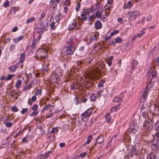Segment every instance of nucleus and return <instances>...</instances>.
<instances>
[{
  "label": "nucleus",
  "mask_w": 159,
  "mask_h": 159,
  "mask_svg": "<svg viewBox=\"0 0 159 159\" xmlns=\"http://www.w3.org/2000/svg\"><path fill=\"white\" fill-rule=\"evenodd\" d=\"M76 46L72 44H68L64 48L63 50L66 54L72 55L75 52Z\"/></svg>",
  "instance_id": "1"
},
{
  "label": "nucleus",
  "mask_w": 159,
  "mask_h": 159,
  "mask_svg": "<svg viewBox=\"0 0 159 159\" xmlns=\"http://www.w3.org/2000/svg\"><path fill=\"white\" fill-rule=\"evenodd\" d=\"M139 13L137 11H129L127 14V16L129 21H132L134 19L136 18L139 15Z\"/></svg>",
  "instance_id": "2"
},
{
  "label": "nucleus",
  "mask_w": 159,
  "mask_h": 159,
  "mask_svg": "<svg viewBox=\"0 0 159 159\" xmlns=\"http://www.w3.org/2000/svg\"><path fill=\"white\" fill-rule=\"evenodd\" d=\"M157 75V73L156 70H150L147 73V77L150 79L151 82H154Z\"/></svg>",
  "instance_id": "3"
},
{
  "label": "nucleus",
  "mask_w": 159,
  "mask_h": 159,
  "mask_svg": "<svg viewBox=\"0 0 159 159\" xmlns=\"http://www.w3.org/2000/svg\"><path fill=\"white\" fill-rule=\"evenodd\" d=\"M92 109L89 108L81 115L82 120L84 121L88 120L92 114Z\"/></svg>",
  "instance_id": "4"
},
{
  "label": "nucleus",
  "mask_w": 159,
  "mask_h": 159,
  "mask_svg": "<svg viewBox=\"0 0 159 159\" xmlns=\"http://www.w3.org/2000/svg\"><path fill=\"white\" fill-rule=\"evenodd\" d=\"M153 123L150 120H145L143 124V128L145 130H151L153 127Z\"/></svg>",
  "instance_id": "5"
},
{
  "label": "nucleus",
  "mask_w": 159,
  "mask_h": 159,
  "mask_svg": "<svg viewBox=\"0 0 159 159\" xmlns=\"http://www.w3.org/2000/svg\"><path fill=\"white\" fill-rule=\"evenodd\" d=\"M152 84L150 86V84L147 85L144 89L143 92V93L142 98L143 99V101L144 102L147 100V97L149 91L152 89Z\"/></svg>",
  "instance_id": "6"
},
{
  "label": "nucleus",
  "mask_w": 159,
  "mask_h": 159,
  "mask_svg": "<svg viewBox=\"0 0 159 159\" xmlns=\"http://www.w3.org/2000/svg\"><path fill=\"white\" fill-rule=\"evenodd\" d=\"M139 153V151L136 149L135 146H132L130 148V151L128 152L129 155L132 157L134 155H138Z\"/></svg>",
  "instance_id": "7"
},
{
  "label": "nucleus",
  "mask_w": 159,
  "mask_h": 159,
  "mask_svg": "<svg viewBox=\"0 0 159 159\" xmlns=\"http://www.w3.org/2000/svg\"><path fill=\"white\" fill-rule=\"evenodd\" d=\"M159 142L157 141H153L151 147L154 150H157L158 149Z\"/></svg>",
  "instance_id": "8"
},
{
  "label": "nucleus",
  "mask_w": 159,
  "mask_h": 159,
  "mask_svg": "<svg viewBox=\"0 0 159 159\" xmlns=\"http://www.w3.org/2000/svg\"><path fill=\"white\" fill-rule=\"evenodd\" d=\"M3 119H4L3 124L7 128H10L13 126V124L12 123L8 121L7 117L5 116L3 117Z\"/></svg>",
  "instance_id": "9"
},
{
  "label": "nucleus",
  "mask_w": 159,
  "mask_h": 159,
  "mask_svg": "<svg viewBox=\"0 0 159 159\" xmlns=\"http://www.w3.org/2000/svg\"><path fill=\"white\" fill-rule=\"evenodd\" d=\"M48 23H45V24L42 21H41L39 23L38 28L43 29H44V30H48Z\"/></svg>",
  "instance_id": "10"
},
{
  "label": "nucleus",
  "mask_w": 159,
  "mask_h": 159,
  "mask_svg": "<svg viewBox=\"0 0 159 159\" xmlns=\"http://www.w3.org/2000/svg\"><path fill=\"white\" fill-rule=\"evenodd\" d=\"M33 85V80L31 81L28 85H26L22 89L23 91H25L26 90H30L32 88Z\"/></svg>",
  "instance_id": "11"
},
{
  "label": "nucleus",
  "mask_w": 159,
  "mask_h": 159,
  "mask_svg": "<svg viewBox=\"0 0 159 159\" xmlns=\"http://www.w3.org/2000/svg\"><path fill=\"white\" fill-rule=\"evenodd\" d=\"M94 26L96 30H99L102 27V24L99 20H96L94 23Z\"/></svg>",
  "instance_id": "12"
},
{
  "label": "nucleus",
  "mask_w": 159,
  "mask_h": 159,
  "mask_svg": "<svg viewBox=\"0 0 159 159\" xmlns=\"http://www.w3.org/2000/svg\"><path fill=\"white\" fill-rule=\"evenodd\" d=\"M33 42L31 45V49H35V48L37 46L38 43V41L37 40V39L34 38L33 39Z\"/></svg>",
  "instance_id": "13"
},
{
  "label": "nucleus",
  "mask_w": 159,
  "mask_h": 159,
  "mask_svg": "<svg viewBox=\"0 0 159 159\" xmlns=\"http://www.w3.org/2000/svg\"><path fill=\"white\" fill-rule=\"evenodd\" d=\"M156 158L155 153L154 152H151L147 156V159H156Z\"/></svg>",
  "instance_id": "14"
},
{
  "label": "nucleus",
  "mask_w": 159,
  "mask_h": 159,
  "mask_svg": "<svg viewBox=\"0 0 159 159\" xmlns=\"http://www.w3.org/2000/svg\"><path fill=\"white\" fill-rule=\"evenodd\" d=\"M104 139L103 136L101 135L98 136L96 139V142L100 144L103 141Z\"/></svg>",
  "instance_id": "15"
},
{
  "label": "nucleus",
  "mask_w": 159,
  "mask_h": 159,
  "mask_svg": "<svg viewBox=\"0 0 159 159\" xmlns=\"http://www.w3.org/2000/svg\"><path fill=\"white\" fill-rule=\"evenodd\" d=\"M77 23L76 22L73 21V22L70 24L68 27V30L69 31H71L74 29L76 26Z\"/></svg>",
  "instance_id": "16"
},
{
  "label": "nucleus",
  "mask_w": 159,
  "mask_h": 159,
  "mask_svg": "<svg viewBox=\"0 0 159 159\" xmlns=\"http://www.w3.org/2000/svg\"><path fill=\"white\" fill-rule=\"evenodd\" d=\"M133 6V4L130 1H128L127 3L123 7V9H130Z\"/></svg>",
  "instance_id": "17"
},
{
  "label": "nucleus",
  "mask_w": 159,
  "mask_h": 159,
  "mask_svg": "<svg viewBox=\"0 0 159 159\" xmlns=\"http://www.w3.org/2000/svg\"><path fill=\"white\" fill-rule=\"evenodd\" d=\"M24 36L23 35H20L19 36L18 38H15L13 39V41L15 43H17L19 42L20 40H22L23 39Z\"/></svg>",
  "instance_id": "18"
},
{
  "label": "nucleus",
  "mask_w": 159,
  "mask_h": 159,
  "mask_svg": "<svg viewBox=\"0 0 159 159\" xmlns=\"http://www.w3.org/2000/svg\"><path fill=\"white\" fill-rule=\"evenodd\" d=\"M25 53H23L20 55V59L19 61L21 62H23L25 60Z\"/></svg>",
  "instance_id": "19"
},
{
  "label": "nucleus",
  "mask_w": 159,
  "mask_h": 159,
  "mask_svg": "<svg viewBox=\"0 0 159 159\" xmlns=\"http://www.w3.org/2000/svg\"><path fill=\"white\" fill-rule=\"evenodd\" d=\"M105 118L107 122L109 123L111 122V118L110 115L109 113H108L106 114L105 116Z\"/></svg>",
  "instance_id": "20"
},
{
  "label": "nucleus",
  "mask_w": 159,
  "mask_h": 159,
  "mask_svg": "<svg viewBox=\"0 0 159 159\" xmlns=\"http://www.w3.org/2000/svg\"><path fill=\"white\" fill-rule=\"evenodd\" d=\"M123 99L124 97H122L121 98H120L119 97L116 96L113 99V101L114 102H121L122 101H123Z\"/></svg>",
  "instance_id": "21"
},
{
  "label": "nucleus",
  "mask_w": 159,
  "mask_h": 159,
  "mask_svg": "<svg viewBox=\"0 0 159 159\" xmlns=\"http://www.w3.org/2000/svg\"><path fill=\"white\" fill-rule=\"evenodd\" d=\"M29 137V135H28V136H27L26 137H24L23 138L22 140V142L25 143H28L29 141L30 140L28 138Z\"/></svg>",
  "instance_id": "22"
},
{
  "label": "nucleus",
  "mask_w": 159,
  "mask_h": 159,
  "mask_svg": "<svg viewBox=\"0 0 159 159\" xmlns=\"http://www.w3.org/2000/svg\"><path fill=\"white\" fill-rule=\"evenodd\" d=\"M67 43L68 44H72V45H74L75 43V41L74 40H73V38H70L67 41Z\"/></svg>",
  "instance_id": "23"
},
{
  "label": "nucleus",
  "mask_w": 159,
  "mask_h": 159,
  "mask_svg": "<svg viewBox=\"0 0 159 159\" xmlns=\"http://www.w3.org/2000/svg\"><path fill=\"white\" fill-rule=\"evenodd\" d=\"M22 81L20 79H18L16 84L15 86L16 88H20L21 85Z\"/></svg>",
  "instance_id": "24"
},
{
  "label": "nucleus",
  "mask_w": 159,
  "mask_h": 159,
  "mask_svg": "<svg viewBox=\"0 0 159 159\" xmlns=\"http://www.w3.org/2000/svg\"><path fill=\"white\" fill-rule=\"evenodd\" d=\"M153 141H157L158 142V141L159 140V133H157L155 134H154L153 136Z\"/></svg>",
  "instance_id": "25"
},
{
  "label": "nucleus",
  "mask_w": 159,
  "mask_h": 159,
  "mask_svg": "<svg viewBox=\"0 0 159 159\" xmlns=\"http://www.w3.org/2000/svg\"><path fill=\"white\" fill-rule=\"evenodd\" d=\"M145 29V28H143L142 30L141 31V32L140 33L137 34L138 38H141L145 33V31H144Z\"/></svg>",
  "instance_id": "26"
},
{
  "label": "nucleus",
  "mask_w": 159,
  "mask_h": 159,
  "mask_svg": "<svg viewBox=\"0 0 159 159\" xmlns=\"http://www.w3.org/2000/svg\"><path fill=\"white\" fill-rule=\"evenodd\" d=\"M137 64L138 62L136 60H133L131 62V69H134V68L136 67Z\"/></svg>",
  "instance_id": "27"
},
{
  "label": "nucleus",
  "mask_w": 159,
  "mask_h": 159,
  "mask_svg": "<svg viewBox=\"0 0 159 159\" xmlns=\"http://www.w3.org/2000/svg\"><path fill=\"white\" fill-rule=\"evenodd\" d=\"M16 65H15V64L13 65L10 67L9 70L11 71L14 72L16 71V69L17 68Z\"/></svg>",
  "instance_id": "28"
},
{
  "label": "nucleus",
  "mask_w": 159,
  "mask_h": 159,
  "mask_svg": "<svg viewBox=\"0 0 159 159\" xmlns=\"http://www.w3.org/2000/svg\"><path fill=\"white\" fill-rule=\"evenodd\" d=\"M92 11V10L90 8L86 9H84L83 11V12L87 15L89 14Z\"/></svg>",
  "instance_id": "29"
},
{
  "label": "nucleus",
  "mask_w": 159,
  "mask_h": 159,
  "mask_svg": "<svg viewBox=\"0 0 159 159\" xmlns=\"http://www.w3.org/2000/svg\"><path fill=\"white\" fill-rule=\"evenodd\" d=\"M14 76V74L8 75L5 78L6 81H8L11 80Z\"/></svg>",
  "instance_id": "30"
},
{
  "label": "nucleus",
  "mask_w": 159,
  "mask_h": 159,
  "mask_svg": "<svg viewBox=\"0 0 159 159\" xmlns=\"http://www.w3.org/2000/svg\"><path fill=\"white\" fill-rule=\"evenodd\" d=\"M95 14L97 18H101L102 19V13L97 11L95 13Z\"/></svg>",
  "instance_id": "31"
},
{
  "label": "nucleus",
  "mask_w": 159,
  "mask_h": 159,
  "mask_svg": "<svg viewBox=\"0 0 159 159\" xmlns=\"http://www.w3.org/2000/svg\"><path fill=\"white\" fill-rule=\"evenodd\" d=\"M146 18L145 17H144L142 18L140 20H139L135 23V25L136 26H137L139 24H141L143 23L146 20Z\"/></svg>",
  "instance_id": "32"
},
{
  "label": "nucleus",
  "mask_w": 159,
  "mask_h": 159,
  "mask_svg": "<svg viewBox=\"0 0 159 159\" xmlns=\"http://www.w3.org/2000/svg\"><path fill=\"white\" fill-rule=\"evenodd\" d=\"M15 65H16V66H17V68H21L23 66V62H21L20 61H19Z\"/></svg>",
  "instance_id": "33"
},
{
  "label": "nucleus",
  "mask_w": 159,
  "mask_h": 159,
  "mask_svg": "<svg viewBox=\"0 0 159 159\" xmlns=\"http://www.w3.org/2000/svg\"><path fill=\"white\" fill-rule=\"evenodd\" d=\"M35 20V18L34 17H31L28 19L26 21V24H28L31 23L34 21Z\"/></svg>",
  "instance_id": "34"
},
{
  "label": "nucleus",
  "mask_w": 159,
  "mask_h": 159,
  "mask_svg": "<svg viewBox=\"0 0 159 159\" xmlns=\"http://www.w3.org/2000/svg\"><path fill=\"white\" fill-rule=\"evenodd\" d=\"M43 67L42 68V70L43 71H47L48 70V63L43 65Z\"/></svg>",
  "instance_id": "35"
},
{
  "label": "nucleus",
  "mask_w": 159,
  "mask_h": 159,
  "mask_svg": "<svg viewBox=\"0 0 159 159\" xmlns=\"http://www.w3.org/2000/svg\"><path fill=\"white\" fill-rule=\"evenodd\" d=\"M61 13L59 12L58 14H57L55 17L54 19L57 22H58L60 21V19L59 18V17L61 16Z\"/></svg>",
  "instance_id": "36"
},
{
  "label": "nucleus",
  "mask_w": 159,
  "mask_h": 159,
  "mask_svg": "<svg viewBox=\"0 0 159 159\" xmlns=\"http://www.w3.org/2000/svg\"><path fill=\"white\" fill-rule=\"evenodd\" d=\"M55 22L53 21H52L50 24V29L51 30H54L56 27V26L55 25Z\"/></svg>",
  "instance_id": "37"
},
{
  "label": "nucleus",
  "mask_w": 159,
  "mask_h": 159,
  "mask_svg": "<svg viewBox=\"0 0 159 159\" xmlns=\"http://www.w3.org/2000/svg\"><path fill=\"white\" fill-rule=\"evenodd\" d=\"M154 128L157 132H159V121L156 122Z\"/></svg>",
  "instance_id": "38"
},
{
  "label": "nucleus",
  "mask_w": 159,
  "mask_h": 159,
  "mask_svg": "<svg viewBox=\"0 0 159 159\" xmlns=\"http://www.w3.org/2000/svg\"><path fill=\"white\" fill-rule=\"evenodd\" d=\"M87 15L84 13L83 11L81 14V16L82 19L83 20H86L87 19Z\"/></svg>",
  "instance_id": "39"
},
{
  "label": "nucleus",
  "mask_w": 159,
  "mask_h": 159,
  "mask_svg": "<svg viewBox=\"0 0 159 159\" xmlns=\"http://www.w3.org/2000/svg\"><path fill=\"white\" fill-rule=\"evenodd\" d=\"M113 0H107V4L108 5L107 7L108 9H110L111 8V4L112 3Z\"/></svg>",
  "instance_id": "40"
},
{
  "label": "nucleus",
  "mask_w": 159,
  "mask_h": 159,
  "mask_svg": "<svg viewBox=\"0 0 159 159\" xmlns=\"http://www.w3.org/2000/svg\"><path fill=\"white\" fill-rule=\"evenodd\" d=\"M92 135H89L87 138V141L85 143L87 144H89L90 143V141L92 140Z\"/></svg>",
  "instance_id": "41"
},
{
  "label": "nucleus",
  "mask_w": 159,
  "mask_h": 159,
  "mask_svg": "<svg viewBox=\"0 0 159 159\" xmlns=\"http://www.w3.org/2000/svg\"><path fill=\"white\" fill-rule=\"evenodd\" d=\"M115 41L116 43H120L122 41V39L120 37H118L115 39Z\"/></svg>",
  "instance_id": "42"
},
{
  "label": "nucleus",
  "mask_w": 159,
  "mask_h": 159,
  "mask_svg": "<svg viewBox=\"0 0 159 159\" xmlns=\"http://www.w3.org/2000/svg\"><path fill=\"white\" fill-rule=\"evenodd\" d=\"M42 92V90L41 89H38L35 93L34 95H40Z\"/></svg>",
  "instance_id": "43"
},
{
  "label": "nucleus",
  "mask_w": 159,
  "mask_h": 159,
  "mask_svg": "<svg viewBox=\"0 0 159 159\" xmlns=\"http://www.w3.org/2000/svg\"><path fill=\"white\" fill-rule=\"evenodd\" d=\"M58 128L57 127H55L52 130L51 132L52 133H56L58 132Z\"/></svg>",
  "instance_id": "44"
},
{
  "label": "nucleus",
  "mask_w": 159,
  "mask_h": 159,
  "mask_svg": "<svg viewBox=\"0 0 159 159\" xmlns=\"http://www.w3.org/2000/svg\"><path fill=\"white\" fill-rule=\"evenodd\" d=\"M142 116L146 119L148 118V117L147 112L145 111H143L142 113Z\"/></svg>",
  "instance_id": "45"
},
{
  "label": "nucleus",
  "mask_w": 159,
  "mask_h": 159,
  "mask_svg": "<svg viewBox=\"0 0 159 159\" xmlns=\"http://www.w3.org/2000/svg\"><path fill=\"white\" fill-rule=\"evenodd\" d=\"M96 99V96L94 93L91 94L90 95V100L91 101H95Z\"/></svg>",
  "instance_id": "46"
},
{
  "label": "nucleus",
  "mask_w": 159,
  "mask_h": 159,
  "mask_svg": "<svg viewBox=\"0 0 159 159\" xmlns=\"http://www.w3.org/2000/svg\"><path fill=\"white\" fill-rule=\"evenodd\" d=\"M52 153V152L49 151L47 152L44 153V155L43 156L44 158H46L49 156V155Z\"/></svg>",
  "instance_id": "47"
},
{
  "label": "nucleus",
  "mask_w": 159,
  "mask_h": 159,
  "mask_svg": "<svg viewBox=\"0 0 159 159\" xmlns=\"http://www.w3.org/2000/svg\"><path fill=\"white\" fill-rule=\"evenodd\" d=\"M7 140H5L4 141V143H3V144L2 145V147L3 148H4L5 147H6L9 145V143L7 142Z\"/></svg>",
  "instance_id": "48"
},
{
  "label": "nucleus",
  "mask_w": 159,
  "mask_h": 159,
  "mask_svg": "<svg viewBox=\"0 0 159 159\" xmlns=\"http://www.w3.org/2000/svg\"><path fill=\"white\" fill-rule=\"evenodd\" d=\"M117 106H115L113 107L110 109V112L111 113L116 111L117 109Z\"/></svg>",
  "instance_id": "49"
},
{
  "label": "nucleus",
  "mask_w": 159,
  "mask_h": 159,
  "mask_svg": "<svg viewBox=\"0 0 159 159\" xmlns=\"http://www.w3.org/2000/svg\"><path fill=\"white\" fill-rule=\"evenodd\" d=\"M38 113V112L37 111H34L32 112L30 114V116L32 117H35L37 116Z\"/></svg>",
  "instance_id": "50"
},
{
  "label": "nucleus",
  "mask_w": 159,
  "mask_h": 159,
  "mask_svg": "<svg viewBox=\"0 0 159 159\" xmlns=\"http://www.w3.org/2000/svg\"><path fill=\"white\" fill-rule=\"evenodd\" d=\"M46 31V30H44V29H39L38 28L37 32L39 33V34H42L45 31Z\"/></svg>",
  "instance_id": "51"
},
{
  "label": "nucleus",
  "mask_w": 159,
  "mask_h": 159,
  "mask_svg": "<svg viewBox=\"0 0 159 159\" xmlns=\"http://www.w3.org/2000/svg\"><path fill=\"white\" fill-rule=\"evenodd\" d=\"M11 110L13 112H17L18 111V109L16 106H14L11 108Z\"/></svg>",
  "instance_id": "52"
},
{
  "label": "nucleus",
  "mask_w": 159,
  "mask_h": 159,
  "mask_svg": "<svg viewBox=\"0 0 159 159\" xmlns=\"http://www.w3.org/2000/svg\"><path fill=\"white\" fill-rule=\"evenodd\" d=\"M28 110V109L27 108H23L20 111L21 114H23L26 112Z\"/></svg>",
  "instance_id": "53"
},
{
  "label": "nucleus",
  "mask_w": 159,
  "mask_h": 159,
  "mask_svg": "<svg viewBox=\"0 0 159 159\" xmlns=\"http://www.w3.org/2000/svg\"><path fill=\"white\" fill-rule=\"evenodd\" d=\"M38 106L37 104H34L32 107V110L34 111H35L38 108Z\"/></svg>",
  "instance_id": "54"
},
{
  "label": "nucleus",
  "mask_w": 159,
  "mask_h": 159,
  "mask_svg": "<svg viewBox=\"0 0 159 159\" xmlns=\"http://www.w3.org/2000/svg\"><path fill=\"white\" fill-rule=\"evenodd\" d=\"M16 11L15 7H12L11 10V12L12 15H14L16 13Z\"/></svg>",
  "instance_id": "55"
},
{
  "label": "nucleus",
  "mask_w": 159,
  "mask_h": 159,
  "mask_svg": "<svg viewBox=\"0 0 159 159\" xmlns=\"http://www.w3.org/2000/svg\"><path fill=\"white\" fill-rule=\"evenodd\" d=\"M51 106L52 105H45L43 107V110H48V108L49 107H51Z\"/></svg>",
  "instance_id": "56"
},
{
  "label": "nucleus",
  "mask_w": 159,
  "mask_h": 159,
  "mask_svg": "<svg viewBox=\"0 0 159 159\" xmlns=\"http://www.w3.org/2000/svg\"><path fill=\"white\" fill-rule=\"evenodd\" d=\"M119 31L118 30H113V31L111 33V35H112L113 36L114 35L118 33Z\"/></svg>",
  "instance_id": "57"
},
{
  "label": "nucleus",
  "mask_w": 159,
  "mask_h": 159,
  "mask_svg": "<svg viewBox=\"0 0 159 159\" xmlns=\"http://www.w3.org/2000/svg\"><path fill=\"white\" fill-rule=\"evenodd\" d=\"M45 16V13L44 12H43L41 15V16L39 18V21L41 20Z\"/></svg>",
  "instance_id": "58"
},
{
  "label": "nucleus",
  "mask_w": 159,
  "mask_h": 159,
  "mask_svg": "<svg viewBox=\"0 0 159 159\" xmlns=\"http://www.w3.org/2000/svg\"><path fill=\"white\" fill-rule=\"evenodd\" d=\"M97 40V36L96 35H94L92 36L91 40Z\"/></svg>",
  "instance_id": "59"
},
{
  "label": "nucleus",
  "mask_w": 159,
  "mask_h": 159,
  "mask_svg": "<svg viewBox=\"0 0 159 159\" xmlns=\"http://www.w3.org/2000/svg\"><path fill=\"white\" fill-rule=\"evenodd\" d=\"M9 4V1L8 0H7L4 2L3 5L5 7H6L8 6Z\"/></svg>",
  "instance_id": "60"
},
{
  "label": "nucleus",
  "mask_w": 159,
  "mask_h": 159,
  "mask_svg": "<svg viewBox=\"0 0 159 159\" xmlns=\"http://www.w3.org/2000/svg\"><path fill=\"white\" fill-rule=\"evenodd\" d=\"M15 44H12L11 45L10 48V50L12 51H13L15 49Z\"/></svg>",
  "instance_id": "61"
},
{
  "label": "nucleus",
  "mask_w": 159,
  "mask_h": 159,
  "mask_svg": "<svg viewBox=\"0 0 159 159\" xmlns=\"http://www.w3.org/2000/svg\"><path fill=\"white\" fill-rule=\"evenodd\" d=\"M103 81L102 80L98 83V87H101L103 85Z\"/></svg>",
  "instance_id": "62"
},
{
  "label": "nucleus",
  "mask_w": 159,
  "mask_h": 159,
  "mask_svg": "<svg viewBox=\"0 0 159 159\" xmlns=\"http://www.w3.org/2000/svg\"><path fill=\"white\" fill-rule=\"evenodd\" d=\"M124 158H125L126 159H130V157H131L130 155H129L128 153L127 154H126L124 157Z\"/></svg>",
  "instance_id": "63"
},
{
  "label": "nucleus",
  "mask_w": 159,
  "mask_h": 159,
  "mask_svg": "<svg viewBox=\"0 0 159 159\" xmlns=\"http://www.w3.org/2000/svg\"><path fill=\"white\" fill-rule=\"evenodd\" d=\"M123 19L121 18H118L117 19L118 22L121 24L123 23Z\"/></svg>",
  "instance_id": "64"
}]
</instances>
